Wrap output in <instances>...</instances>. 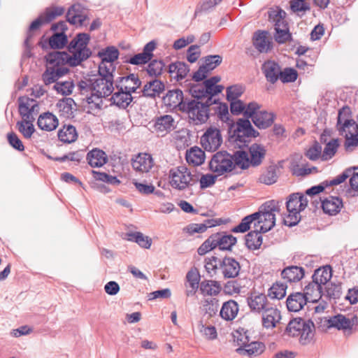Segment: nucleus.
Wrapping results in <instances>:
<instances>
[{"label": "nucleus", "instance_id": "14", "mask_svg": "<svg viewBox=\"0 0 358 358\" xmlns=\"http://www.w3.org/2000/svg\"><path fill=\"white\" fill-rule=\"evenodd\" d=\"M165 90V85L162 80L155 78L147 82L142 90V95L147 98L155 99Z\"/></svg>", "mask_w": 358, "mask_h": 358}, {"label": "nucleus", "instance_id": "16", "mask_svg": "<svg viewBox=\"0 0 358 358\" xmlns=\"http://www.w3.org/2000/svg\"><path fill=\"white\" fill-rule=\"evenodd\" d=\"M131 165L136 171L147 173L153 166V159L150 154L140 153L132 159Z\"/></svg>", "mask_w": 358, "mask_h": 358}, {"label": "nucleus", "instance_id": "6", "mask_svg": "<svg viewBox=\"0 0 358 358\" xmlns=\"http://www.w3.org/2000/svg\"><path fill=\"white\" fill-rule=\"evenodd\" d=\"M209 169L217 176L230 173L235 169V164L231 154L227 150L217 152L209 162Z\"/></svg>", "mask_w": 358, "mask_h": 358}, {"label": "nucleus", "instance_id": "46", "mask_svg": "<svg viewBox=\"0 0 358 358\" xmlns=\"http://www.w3.org/2000/svg\"><path fill=\"white\" fill-rule=\"evenodd\" d=\"M287 288V284L276 282L268 289L267 296L272 299H281L285 296Z\"/></svg>", "mask_w": 358, "mask_h": 358}, {"label": "nucleus", "instance_id": "48", "mask_svg": "<svg viewBox=\"0 0 358 358\" xmlns=\"http://www.w3.org/2000/svg\"><path fill=\"white\" fill-rule=\"evenodd\" d=\"M276 171V165L269 166L267 168L266 172L260 176L259 178L260 182L267 185H270L276 182L278 178Z\"/></svg>", "mask_w": 358, "mask_h": 358}, {"label": "nucleus", "instance_id": "27", "mask_svg": "<svg viewBox=\"0 0 358 358\" xmlns=\"http://www.w3.org/2000/svg\"><path fill=\"white\" fill-rule=\"evenodd\" d=\"M185 98L183 96L182 91L180 89L169 90L166 95L163 96L164 103L169 106H178L180 110L182 103H185Z\"/></svg>", "mask_w": 358, "mask_h": 358}, {"label": "nucleus", "instance_id": "11", "mask_svg": "<svg viewBox=\"0 0 358 358\" xmlns=\"http://www.w3.org/2000/svg\"><path fill=\"white\" fill-rule=\"evenodd\" d=\"M212 235H215V238H213L215 242L213 246L218 248L220 250L231 251L232 247L237 243L236 237L227 234L225 231L215 233Z\"/></svg>", "mask_w": 358, "mask_h": 358}, {"label": "nucleus", "instance_id": "32", "mask_svg": "<svg viewBox=\"0 0 358 358\" xmlns=\"http://www.w3.org/2000/svg\"><path fill=\"white\" fill-rule=\"evenodd\" d=\"M238 312V303L234 300L230 299L223 303L220 315L226 321H231L236 317Z\"/></svg>", "mask_w": 358, "mask_h": 358}, {"label": "nucleus", "instance_id": "43", "mask_svg": "<svg viewBox=\"0 0 358 358\" xmlns=\"http://www.w3.org/2000/svg\"><path fill=\"white\" fill-rule=\"evenodd\" d=\"M245 246L250 250H255L260 248L263 238L262 236H257L256 231H251L245 236Z\"/></svg>", "mask_w": 358, "mask_h": 358}, {"label": "nucleus", "instance_id": "41", "mask_svg": "<svg viewBox=\"0 0 358 358\" xmlns=\"http://www.w3.org/2000/svg\"><path fill=\"white\" fill-rule=\"evenodd\" d=\"M94 89H100L103 90L104 97L110 95L114 90V83L107 79L105 77H101L99 78H92Z\"/></svg>", "mask_w": 358, "mask_h": 358}, {"label": "nucleus", "instance_id": "25", "mask_svg": "<svg viewBox=\"0 0 358 358\" xmlns=\"http://www.w3.org/2000/svg\"><path fill=\"white\" fill-rule=\"evenodd\" d=\"M275 115L264 110L259 111L257 117H255L253 124L259 129L269 128L274 122Z\"/></svg>", "mask_w": 358, "mask_h": 358}, {"label": "nucleus", "instance_id": "20", "mask_svg": "<svg viewBox=\"0 0 358 358\" xmlns=\"http://www.w3.org/2000/svg\"><path fill=\"white\" fill-rule=\"evenodd\" d=\"M307 303L304 294L299 292L290 294L286 300L287 310L290 312L301 310Z\"/></svg>", "mask_w": 358, "mask_h": 358}, {"label": "nucleus", "instance_id": "34", "mask_svg": "<svg viewBox=\"0 0 358 358\" xmlns=\"http://www.w3.org/2000/svg\"><path fill=\"white\" fill-rule=\"evenodd\" d=\"M169 178H171L170 185L174 189L181 191L190 186L187 174L180 176L178 171H176L174 169L169 171Z\"/></svg>", "mask_w": 358, "mask_h": 358}, {"label": "nucleus", "instance_id": "19", "mask_svg": "<svg viewBox=\"0 0 358 358\" xmlns=\"http://www.w3.org/2000/svg\"><path fill=\"white\" fill-rule=\"evenodd\" d=\"M321 207L324 213L334 215L341 211L343 207V201L338 196H330L321 202Z\"/></svg>", "mask_w": 358, "mask_h": 358}, {"label": "nucleus", "instance_id": "5", "mask_svg": "<svg viewBox=\"0 0 358 358\" xmlns=\"http://www.w3.org/2000/svg\"><path fill=\"white\" fill-rule=\"evenodd\" d=\"M201 101L186 97L185 103H181L180 111L188 114L189 118L194 124H200L207 122L210 114L206 109L201 108Z\"/></svg>", "mask_w": 358, "mask_h": 358}, {"label": "nucleus", "instance_id": "62", "mask_svg": "<svg viewBox=\"0 0 358 358\" xmlns=\"http://www.w3.org/2000/svg\"><path fill=\"white\" fill-rule=\"evenodd\" d=\"M261 108V105L255 101H251L248 103L247 105L245 104V109L244 111V117L243 119H248L250 120V118L252 120V122H253V120H255V117H257V114L259 113V110Z\"/></svg>", "mask_w": 358, "mask_h": 358}, {"label": "nucleus", "instance_id": "38", "mask_svg": "<svg viewBox=\"0 0 358 358\" xmlns=\"http://www.w3.org/2000/svg\"><path fill=\"white\" fill-rule=\"evenodd\" d=\"M120 55L119 50L113 45L107 46L97 53V57L101 58V62L114 64Z\"/></svg>", "mask_w": 358, "mask_h": 358}, {"label": "nucleus", "instance_id": "59", "mask_svg": "<svg viewBox=\"0 0 358 358\" xmlns=\"http://www.w3.org/2000/svg\"><path fill=\"white\" fill-rule=\"evenodd\" d=\"M92 173L94 178L96 180L113 185H118L121 183V181L116 176H110L106 173L92 170Z\"/></svg>", "mask_w": 358, "mask_h": 358}, {"label": "nucleus", "instance_id": "24", "mask_svg": "<svg viewBox=\"0 0 358 358\" xmlns=\"http://www.w3.org/2000/svg\"><path fill=\"white\" fill-rule=\"evenodd\" d=\"M274 29L273 37L278 43L284 44L287 41H292V35L289 31L287 22H282V24H276Z\"/></svg>", "mask_w": 358, "mask_h": 358}, {"label": "nucleus", "instance_id": "40", "mask_svg": "<svg viewBox=\"0 0 358 358\" xmlns=\"http://www.w3.org/2000/svg\"><path fill=\"white\" fill-rule=\"evenodd\" d=\"M231 157L233 158L235 167L237 166L242 170H245L251 166L248 153L243 149L235 151L232 155L231 154Z\"/></svg>", "mask_w": 358, "mask_h": 358}, {"label": "nucleus", "instance_id": "4", "mask_svg": "<svg viewBox=\"0 0 358 358\" xmlns=\"http://www.w3.org/2000/svg\"><path fill=\"white\" fill-rule=\"evenodd\" d=\"M90 38L89 34L78 33L67 45L68 51L76 55L81 63L88 59L92 55V51L87 47Z\"/></svg>", "mask_w": 358, "mask_h": 358}, {"label": "nucleus", "instance_id": "13", "mask_svg": "<svg viewBox=\"0 0 358 358\" xmlns=\"http://www.w3.org/2000/svg\"><path fill=\"white\" fill-rule=\"evenodd\" d=\"M249 152V159L252 167L261 165L266 155L265 147L260 143H255L247 148Z\"/></svg>", "mask_w": 358, "mask_h": 358}, {"label": "nucleus", "instance_id": "49", "mask_svg": "<svg viewBox=\"0 0 358 358\" xmlns=\"http://www.w3.org/2000/svg\"><path fill=\"white\" fill-rule=\"evenodd\" d=\"M187 92L191 94L192 99L199 101H201L206 96L203 82L201 83H189Z\"/></svg>", "mask_w": 358, "mask_h": 358}, {"label": "nucleus", "instance_id": "52", "mask_svg": "<svg viewBox=\"0 0 358 358\" xmlns=\"http://www.w3.org/2000/svg\"><path fill=\"white\" fill-rule=\"evenodd\" d=\"M263 205H266L269 208H271V210H268V212L266 214H262L264 217V220L265 222L270 221L271 224H273L274 222V225L275 224V215L273 213L274 212H280V206L279 202L275 200H270L266 201L263 203Z\"/></svg>", "mask_w": 358, "mask_h": 358}, {"label": "nucleus", "instance_id": "3", "mask_svg": "<svg viewBox=\"0 0 358 358\" xmlns=\"http://www.w3.org/2000/svg\"><path fill=\"white\" fill-rule=\"evenodd\" d=\"M236 128H234L231 133H228L229 141L237 143L239 149L248 147L250 142L248 138H257L259 136V132L256 130L251 124L250 120L238 118L235 122Z\"/></svg>", "mask_w": 358, "mask_h": 358}, {"label": "nucleus", "instance_id": "35", "mask_svg": "<svg viewBox=\"0 0 358 358\" xmlns=\"http://www.w3.org/2000/svg\"><path fill=\"white\" fill-rule=\"evenodd\" d=\"M265 350V345L262 342L254 341L248 343L245 348H238L236 352L241 355H248L249 357L257 356L261 355Z\"/></svg>", "mask_w": 358, "mask_h": 358}, {"label": "nucleus", "instance_id": "17", "mask_svg": "<svg viewBox=\"0 0 358 358\" xmlns=\"http://www.w3.org/2000/svg\"><path fill=\"white\" fill-rule=\"evenodd\" d=\"M305 298H306L308 302H312L313 303H317L323 296V288L322 286L312 280L303 288V292Z\"/></svg>", "mask_w": 358, "mask_h": 358}, {"label": "nucleus", "instance_id": "23", "mask_svg": "<svg viewBox=\"0 0 358 358\" xmlns=\"http://www.w3.org/2000/svg\"><path fill=\"white\" fill-rule=\"evenodd\" d=\"M262 316V325L266 329H273L281 319L280 310L277 308H266Z\"/></svg>", "mask_w": 358, "mask_h": 358}, {"label": "nucleus", "instance_id": "22", "mask_svg": "<svg viewBox=\"0 0 358 358\" xmlns=\"http://www.w3.org/2000/svg\"><path fill=\"white\" fill-rule=\"evenodd\" d=\"M87 160L92 167H101L106 164L108 161L106 153L99 148H94L87 154Z\"/></svg>", "mask_w": 358, "mask_h": 358}, {"label": "nucleus", "instance_id": "8", "mask_svg": "<svg viewBox=\"0 0 358 358\" xmlns=\"http://www.w3.org/2000/svg\"><path fill=\"white\" fill-rule=\"evenodd\" d=\"M200 143L205 150L216 151L222 143L220 130L215 127H209L201 137Z\"/></svg>", "mask_w": 358, "mask_h": 358}, {"label": "nucleus", "instance_id": "56", "mask_svg": "<svg viewBox=\"0 0 358 358\" xmlns=\"http://www.w3.org/2000/svg\"><path fill=\"white\" fill-rule=\"evenodd\" d=\"M18 131L25 138H30L35 132V128L31 121L21 120L16 124Z\"/></svg>", "mask_w": 358, "mask_h": 358}, {"label": "nucleus", "instance_id": "33", "mask_svg": "<svg viewBox=\"0 0 358 358\" xmlns=\"http://www.w3.org/2000/svg\"><path fill=\"white\" fill-rule=\"evenodd\" d=\"M332 277V269L330 265L320 267L315 270L312 275V280L318 282L320 286L327 285Z\"/></svg>", "mask_w": 358, "mask_h": 358}, {"label": "nucleus", "instance_id": "9", "mask_svg": "<svg viewBox=\"0 0 358 358\" xmlns=\"http://www.w3.org/2000/svg\"><path fill=\"white\" fill-rule=\"evenodd\" d=\"M44 36H42L41 41L38 43L43 50L48 49L61 50L68 44V36L66 34L55 32L48 39L43 41Z\"/></svg>", "mask_w": 358, "mask_h": 358}, {"label": "nucleus", "instance_id": "58", "mask_svg": "<svg viewBox=\"0 0 358 358\" xmlns=\"http://www.w3.org/2000/svg\"><path fill=\"white\" fill-rule=\"evenodd\" d=\"M202 59L204 62L202 65L205 66L204 67L210 72L222 64V57L220 55H210L203 57Z\"/></svg>", "mask_w": 358, "mask_h": 358}, {"label": "nucleus", "instance_id": "63", "mask_svg": "<svg viewBox=\"0 0 358 358\" xmlns=\"http://www.w3.org/2000/svg\"><path fill=\"white\" fill-rule=\"evenodd\" d=\"M298 73L296 70L291 67H287L283 71L281 70L280 80L283 83H293L296 80Z\"/></svg>", "mask_w": 358, "mask_h": 358}, {"label": "nucleus", "instance_id": "47", "mask_svg": "<svg viewBox=\"0 0 358 358\" xmlns=\"http://www.w3.org/2000/svg\"><path fill=\"white\" fill-rule=\"evenodd\" d=\"M267 14L268 21L273 23L274 27L278 24H282V22H287L285 20L287 15L286 12L278 6L275 8H270Z\"/></svg>", "mask_w": 358, "mask_h": 358}, {"label": "nucleus", "instance_id": "28", "mask_svg": "<svg viewBox=\"0 0 358 358\" xmlns=\"http://www.w3.org/2000/svg\"><path fill=\"white\" fill-rule=\"evenodd\" d=\"M205 152L198 146L192 147L186 151L185 159L189 164L194 166H200L204 163Z\"/></svg>", "mask_w": 358, "mask_h": 358}, {"label": "nucleus", "instance_id": "30", "mask_svg": "<svg viewBox=\"0 0 358 358\" xmlns=\"http://www.w3.org/2000/svg\"><path fill=\"white\" fill-rule=\"evenodd\" d=\"M247 301L250 308L252 311L259 313L266 308L268 300L266 296L264 294H255V293H251Z\"/></svg>", "mask_w": 358, "mask_h": 358}, {"label": "nucleus", "instance_id": "44", "mask_svg": "<svg viewBox=\"0 0 358 358\" xmlns=\"http://www.w3.org/2000/svg\"><path fill=\"white\" fill-rule=\"evenodd\" d=\"M19 113L22 117H28L29 115L37 114L39 110V105L36 102L31 107L27 102H24L23 97H19L17 99Z\"/></svg>", "mask_w": 358, "mask_h": 358}, {"label": "nucleus", "instance_id": "18", "mask_svg": "<svg viewBox=\"0 0 358 358\" xmlns=\"http://www.w3.org/2000/svg\"><path fill=\"white\" fill-rule=\"evenodd\" d=\"M305 275V269L301 266H288L281 271V277L288 282H297Z\"/></svg>", "mask_w": 358, "mask_h": 358}, {"label": "nucleus", "instance_id": "50", "mask_svg": "<svg viewBox=\"0 0 358 358\" xmlns=\"http://www.w3.org/2000/svg\"><path fill=\"white\" fill-rule=\"evenodd\" d=\"M329 299H339L342 295V282H329L325 287Z\"/></svg>", "mask_w": 358, "mask_h": 358}, {"label": "nucleus", "instance_id": "42", "mask_svg": "<svg viewBox=\"0 0 358 358\" xmlns=\"http://www.w3.org/2000/svg\"><path fill=\"white\" fill-rule=\"evenodd\" d=\"M145 71L150 77L159 78L162 76L163 70L166 66L164 62L162 59H151L148 63Z\"/></svg>", "mask_w": 358, "mask_h": 358}, {"label": "nucleus", "instance_id": "10", "mask_svg": "<svg viewBox=\"0 0 358 358\" xmlns=\"http://www.w3.org/2000/svg\"><path fill=\"white\" fill-rule=\"evenodd\" d=\"M240 263L232 257L225 256L220 262V268L224 278H235L241 271Z\"/></svg>", "mask_w": 358, "mask_h": 358}, {"label": "nucleus", "instance_id": "37", "mask_svg": "<svg viewBox=\"0 0 358 358\" xmlns=\"http://www.w3.org/2000/svg\"><path fill=\"white\" fill-rule=\"evenodd\" d=\"M215 113H217L219 119L225 122L228 125L227 133H231V131L235 127V122L231 118L229 114V106L226 103H220V105L215 108Z\"/></svg>", "mask_w": 358, "mask_h": 358}, {"label": "nucleus", "instance_id": "7", "mask_svg": "<svg viewBox=\"0 0 358 358\" xmlns=\"http://www.w3.org/2000/svg\"><path fill=\"white\" fill-rule=\"evenodd\" d=\"M44 60L47 64L57 67H64L63 66L66 64L71 67H76L82 64L76 55L74 54L70 55L66 51L55 50L50 52L45 55Z\"/></svg>", "mask_w": 358, "mask_h": 358}, {"label": "nucleus", "instance_id": "31", "mask_svg": "<svg viewBox=\"0 0 358 358\" xmlns=\"http://www.w3.org/2000/svg\"><path fill=\"white\" fill-rule=\"evenodd\" d=\"M328 328H336L338 330H350V319L342 314H337L329 319H325Z\"/></svg>", "mask_w": 358, "mask_h": 358}, {"label": "nucleus", "instance_id": "61", "mask_svg": "<svg viewBox=\"0 0 358 358\" xmlns=\"http://www.w3.org/2000/svg\"><path fill=\"white\" fill-rule=\"evenodd\" d=\"M339 147V139L333 138L326 143L325 148L323 151L322 159L326 160L329 158L333 157L337 152Z\"/></svg>", "mask_w": 358, "mask_h": 358}, {"label": "nucleus", "instance_id": "54", "mask_svg": "<svg viewBox=\"0 0 358 358\" xmlns=\"http://www.w3.org/2000/svg\"><path fill=\"white\" fill-rule=\"evenodd\" d=\"M219 301L215 298L208 299L204 301L202 310L205 315H208V318H210L215 315L217 313L219 307Z\"/></svg>", "mask_w": 358, "mask_h": 358}, {"label": "nucleus", "instance_id": "64", "mask_svg": "<svg viewBox=\"0 0 358 358\" xmlns=\"http://www.w3.org/2000/svg\"><path fill=\"white\" fill-rule=\"evenodd\" d=\"M187 281L189 283L191 288L194 289L199 285L201 276L199 270L196 267L192 268L186 275Z\"/></svg>", "mask_w": 358, "mask_h": 358}, {"label": "nucleus", "instance_id": "53", "mask_svg": "<svg viewBox=\"0 0 358 358\" xmlns=\"http://www.w3.org/2000/svg\"><path fill=\"white\" fill-rule=\"evenodd\" d=\"M83 7L80 3L71 5L66 14V20L72 25L77 24V17L82 13Z\"/></svg>", "mask_w": 358, "mask_h": 358}, {"label": "nucleus", "instance_id": "26", "mask_svg": "<svg viewBox=\"0 0 358 358\" xmlns=\"http://www.w3.org/2000/svg\"><path fill=\"white\" fill-rule=\"evenodd\" d=\"M117 91L112 93V96L110 99L111 101L110 105H115L120 109H126L129 104L132 102L131 99L128 96H125L123 85L117 86Z\"/></svg>", "mask_w": 358, "mask_h": 358}, {"label": "nucleus", "instance_id": "57", "mask_svg": "<svg viewBox=\"0 0 358 358\" xmlns=\"http://www.w3.org/2000/svg\"><path fill=\"white\" fill-rule=\"evenodd\" d=\"M107 62H101L98 67V74L101 77H105L114 83L113 73L115 71V64H110L108 66Z\"/></svg>", "mask_w": 358, "mask_h": 358}, {"label": "nucleus", "instance_id": "51", "mask_svg": "<svg viewBox=\"0 0 358 358\" xmlns=\"http://www.w3.org/2000/svg\"><path fill=\"white\" fill-rule=\"evenodd\" d=\"M234 341L238 345L239 348H245L248 343L250 342V336L248 335V330L245 329L243 327H239L235 331V334H233Z\"/></svg>", "mask_w": 358, "mask_h": 358}, {"label": "nucleus", "instance_id": "45", "mask_svg": "<svg viewBox=\"0 0 358 358\" xmlns=\"http://www.w3.org/2000/svg\"><path fill=\"white\" fill-rule=\"evenodd\" d=\"M76 105L75 101L70 97H64L59 100L56 103L57 108L59 109L60 116L69 117L72 115V106Z\"/></svg>", "mask_w": 358, "mask_h": 358}, {"label": "nucleus", "instance_id": "1", "mask_svg": "<svg viewBox=\"0 0 358 358\" xmlns=\"http://www.w3.org/2000/svg\"><path fill=\"white\" fill-rule=\"evenodd\" d=\"M65 9L62 6H52L46 8L43 13H41L36 19L33 20L29 24L27 32L26 38L24 41V51L22 53L23 58H31L33 57L31 52L32 45L31 39L36 35V32L45 24L51 22L57 17L61 16L64 13Z\"/></svg>", "mask_w": 358, "mask_h": 358}, {"label": "nucleus", "instance_id": "15", "mask_svg": "<svg viewBox=\"0 0 358 358\" xmlns=\"http://www.w3.org/2000/svg\"><path fill=\"white\" fill-rule=\"evenodd\" d=\"M262 71L266 80L271 84H274L280 78L281 68L277 62L273 60H267L262 64Z\"/></svg>", "mask_w": 358, "mask_h": 358}, {"label": "nucleus", "instance_id": "21", "mask_svg": "<svg viewBox=\"0 0 358 358\" xmlns=\"http://www.w3.org/2000/svg\"><path fill=\"white\" fill-rule=\"evenodd\" d=\"M37 124L41 129L51 131L57 127L59 120L55 115L48 111L39 115Z\"/></svg>", "mask_w": 358, "mask_h": 358}, {"label": "nucleus", "instance_id": "39", "mask_svg": "<svg viewBox=\"0 0 358 358\" xmlns=\"http://www.w3.org/2000/svg\"><path fill=\"white\" fill-rule=\"evenodd\" d=\"M174 120L170 115H164L157 118L154 124L157 131L170 132L174 129Z\"/></svg>", "mask_w": 358, "mask_h": 358}, {"label": "nucleus", "instance_id": "12", "mask_svg": "<svg viewBox=\"0 0 358 358\" xmlns=\"http://www.w3.org/2000/svg\"><path fill=\"white\" fill-rule=\"evenodd\" d=\"M268 31L257 30L252 36V43L259 52H268L272 48V42L267 38Z\"/></svg>", "mask_w": 358, "mask_h": 358}, {"label": "nucleus", "instance_id": "60", "mask_svg": "<svg viewBox=\"0 0 358 358\" xmlns=\"http://www.w3.org/2000/svg\"><path fill=\"white\" fill-rule=\"evenodd\" d=\"M245 87L241 85H234L227 87L226 98L228 101L238 99L244 93Z\"/></svg>", "mask_w": 358, "mask_h": 358}, {"label": "nucleus", "instance_id": "55", "mask_svg": "<svg viewBox=\"0 0 358 358\" xmlns=\"http://www.w3.org/2000/svg\"><path fill=\"white\" fill-rule=\"evenodd\" d=\"M73 81H63L56 82L52 87V89L55 90L58 94L63 96H68L72 94L74 88Z\"/></svg>", "mask_w": 358, "mask_h": 358}, {"label": "nucleus", "instance_id": "2", "mask_svg": "<svg viewBox=\"0 0 358 358\" xmlns=\"http://www.w3.org/2000/svg\"><path fill=\"white\" fill-rule=\"evenodd\" d=\"M315 324L311 319L293 317L286 327L285 334L292 337L300 336L299 343L303 345L309 344L315 336Z\"/></svg>", "mask_w": 358, "mask_h": 358}, {"label": "nucleus", "instance_id": "29", "mask_svg": "<svg viewBox=\"0 0 358 358\" xmlns=\"http://www.w3.org/2000/svg\"><path fill=\"white\" fill-rule=\"evenodd\" d=\"M189 66L184 62L177 61L173 62L168 66L167 72L172 75L176 73V76L173 77L177 81L183 80L188 73L189 72Z\"/></svg>", "mask_w": 358, "mask_h": 358}, {"label": "nucleus", "instance_id": "36", "mask_svg": "<svg viewBox=\"0 0 358 358\" xmlns=\"http://www.w3.org/2000/svg\"><path fill=\"white\" fill-rule=\"evenodd\" d=\"M58 138L64 143H71L78 139V133L73 125H64L58 131Z\"/></svg>", "mask_w": 358, "mask_h": 358}]
</instances>
